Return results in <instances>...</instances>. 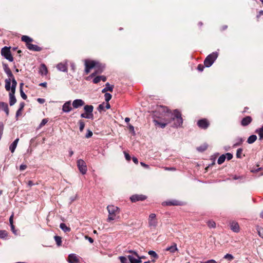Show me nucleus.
<instances>
[{
  "instance_id": "obj_34",
  "label": "nucleus",
  "mask_w": 263,
  "mask_h": 263,
  "mask_svg": "<svg viewBox=\"0 0 263 263\" xmlns=\"http://www.w3.org/2000/svg\"><path fill=\"white\" fill-rule=\"evenodd\" d=\"M226 159V157L225 155H221L218 159V160H217L218 164H221L222 163H223L224 162Z\"/></svg>"
},
{
  "instance_id": "obj_4",
  "label": "nucleus",
  "mask_w": 263,
  "mask_h": 263,
  "mask_svg": "<svg viewBox=\"0 0 263 263\" xmlns=\"http://www.w3.org/2000/svg\"><path fill=\"white\" fill-rule=\"evenodd\" d=\"M218 53L217 51L213 52L208 55L204 61V65L206 67H211L217 59Z\"/></svg>"
},
{
  "instance_id": "obj_12",
  "label": "nucleus",
  "mask_w": 263,
  "mask_h": 263,
  "mask_svg": "<svg viewBox=\"0 0 263 263\" xmlns=\"http://www.w3.org/2000/svg\"><path fill=\"white\" fill-rule=\"evenodd\" d=\"M80 257L76 254H70L68 257V261L69 263H79Z\"/></svg>"
},
{
  "instance_id": "obj_10",
  "label": "nucleus",
  "mask_w": 263,
  "mask_h": 263,
  "mask_svg": "<svg viewBox=\"0 0 263 263\" xmlns=\"http://www.w3.org/2000/svg\"><path fill=\"white\" fill-rule=\"evenodd\" d=\"M158 220L156 218V215L154 213H152L149 215L148 218V227L151 229H155L158 225Z\"/></svg>"
},
{
  "instance_id": "obj_19",
  "label": "nucleus",
  "mask_w": 263,
  "mask_h": 263,
  "mask_svg": "<svg viewBox=\"0 0 263 263\" xmlns=\"http://www.w3.org/2000/svg\"><path fill=\"white\" fill-rule=\"evenodd\" d=\"M252 121V119L250 116H247L243 118L241 121V125L242 126H248Z\"/></svg>"
},
{
  "instance_id": "obj_55",
  "label": "nucleus",
  "mask_w": 263,
  "mask_h": 263,
  "mask_svg": "<svg viewBox=\"0 0 263 263\" xmlns=\"http://www.w3.org/2000/svg\"><path fill=\"white\" fill-rule=\"evenodd\" d=\"M200 263H217L215 260L214 259H210L206 261H201Z\"/></svg>"
},
{
  "instance_id": "obj_22",
  "label": "nucleus",
  "mask_w": 263,
  "mask_h": 263,
  "mask_svg": "<svg viewBox=\"0 0 263 263\" xmlns=\"http://www.w3.org/2000/svg\"><path fill=\"white\" fill-rule=\"evenodd\" d=\"M27 48L32 51H40L42 48L36 45L31 44V43L27 46Z\"/></svg>"
},
{
  "instance_id": "obj_17",
  "label": "nucleus",
  "mask_w": 263,
  "mask_h": 263,
  "mask_svg": "<svg viewBox=\"0 0 263 263\" xmlns=\"http://www.w3.org/2000/svg\"><path fill=\"white\" fill-rule=\"evenodd\" d=\"M99 63L95 61H90L88 60H85V67H88L89 68H96Z\"/></svg>"
},
{
  "instance_id": "obj_43",
  "label": "nucleus",
  "mask_w": 263,
  "mask_h": 263,
  "mask_svg": "<svg viewBox=\"0 0 263 263\" xmlns=\"http://www.w3.org/2000/svg\"><path fill=\"white\" fill-rule=\"evenodd\" d=\"M105 103H103L100 104L98 107V110L99 111L101 112L102 111H105Z\"/></svg>"
},
{
  "instance_id": "obj_30",
  "label": "nucleus",
  "mask_w": 263,
  "mask_h": 263,
  "mask_svg": "<svg viewBox=\"0 0 263 263\" xmlns=\"http://www.w3.org/2000/svg\"><path fill=\"white\" fill-rule=\"evenodd\" d=\"M112 90H113V86L110 85L108 83H107L105 85V87L102 89V92L103 93H104L107 91H109L111 92V91H112Z\"/></svg>"
},
{
  "instance_id": "obj_2",
  "label": "nucleus",
  "mask_w": 263,
  "mask_h": 263,
  "mask_svg": "<svg viewBox=\"0 0 263 263\" xmlns=\"http://www.w3.org/2000/svg\"><path fill=\"white\" fill-rule=\"evenodd\" d=\"M107 210L108 213V216L107 218V221L116 220L120 218V209L114 205H109L107 206Z\"/></svg>"
},
{
  "instance_id": "obj_47",
  "label": "nucleus",
  "mask_w": 263,
  "mask_h": 263,
  "mask_svg": "<svg viewBox=\"0 0 263 263\" xmlns=\"http://www.w3.org/2000/svg\"><path fill=\"white\" fill-rule=\"evenodd\" d=\"M48 119H46V118L43 119L39 125V128H41L42 127L44 126L48 122Z\"/></svg>"
},
{
  "instance_id": "obj_52",
  "label": "nucleus",
  "mask_w": 263,
  "mask_h": 263,
  "mask_svg": "<svg viewBox=\"0 0 263 263\" xmlns=\"http://www.w3.org/2000/svg\"><path fill=\"white\" fill-rule=\"evenodd\" d=\"M128 128L133 133V135H135V130H134V127L132 125L129 124L128 125Z\"/></svg>"
},
{
  "instance_id": "obj_3",
  "label": "nucleus",
  "mask_w": 263,
  "mask_h": 263,
  "mask_svg": "<svg viewBox=\"0 0 263 263\" xmlns=\"http://www.w3.org/2000/svg\"><path fill=\"white\" fill-rule=\"evenodd\" d=\"M121 263H141V257L139 256H136L135 255H128L126 257L120 256L119 257Z\"/></svg>"
},
{
  "instance_id": "obj_32",
  "label": "nucleus",
  "mask_w": 263,
  "mask_h": 263,
  "mask_svg": "<svg viewBox=\"0 0 263 263\" xmlns=\"http://www.w3.org/2000/svg\"><path fill=\"white\" fill-rule=\"evenodd\" d=\"M257 139V136L255 135H252L249 137L247 139V142L249 144L253 143Z\"/></svg>"
},
{
  "instance_id": "obj_33",
  "label": "nucleus",
  "mask_w": 263,
  "mask_h": 263,
  "mask_svg": "<svg viewBox=\"0 0 263 263\" xmlns=\"http://www.w3.org/2000/svg\"><path fill=\"white\" fill-rule=\"evenodd\" d=\"M255 132L258 134L260 139H263V125L261 127L257 129Z\"/></svg>"
},
{
  "instance_id": "obj_26",
  "label": "nucleus",
  "mask_w": 263,
  "mask_h": 263,
  "mask_svg": "<svg viewBox=\"0 0 263 263\" xmlns=\"http://www.w3.org/2000/svg\"><path fill=\"white\" fill-rule=\"evenodd\" d=\"M165 250L166 251H170L173 253L178 250L177 245L175 243H174L172 246L167 247Z\"/></svg>"
},
{
  "instance_id": "obj_61",
  "label": "nucleus",
  "mask_w": 263,
  "mask_h": 263,
  "mask_svg": "<svg viewBox=\"0 0 263 263\" xmlns=\"http://www.w3.org/2000/svg\"><path fill=\"white\" fill-rule=\"evenodd\" d=\"M85 238L86 239H87L90 243H92L93 242V239L92 238L90 237L86 236H85Z\"/></svg>"
},
{
  "instance_id": "obj_18",
  "label": "nucleus",
  "mask_w": 263,
  "mask_h": 263,
  "mask_svg": "<svg viewBox=\"0 0 263 263\" xmlns=\"http://www.w3.org/2000/svg\"><path fill=\"white\" fill-rule=\"evenodd\" d=\"M230 227L231 230L236 233L238 232L240 230L238 223L234 221L230 222Z\"/></svg>"
},
{
  "instance_id": "obj_1",
  "label": "nucleus",
  "mask_w": 263,
  "mask_h": 263,
  "mask_svg": "<svg viewBox=\"0 0 263 263\" xmlns=\"http://www.w3.org/2000/svg\"><path fill=\"white\" fill-rule=\"evenodd\" d=\"M158 110L164 112L166 116L171 117L172 120L174 121L173 127H178L182 126L183 119L181 114L178 110L175 109L174 110V112L172 113L168 111L166 107L160 106L158 108Z\"/></svg>"
},
{
  "instance_id": "obj_13",
  "label": "nucleus",
  "mask_w": 263,
  "mask_h": 263,
  "mask_svg": "<svg viewBox=\"0 0 263 263\" xmlns=\"http://www.w3.org/2000/svg\"><path fill=\"white\" fill-rule=\"evenodd\" d=\"M130 199L132 202H137L138 201L144 200L145 199H146V196L145 195H143L135 194V195H132L130 197Z\"/></svg>"
},
{
  "instance_id": "obj_35",
  "label": "nucleus",
  "mask_w": 263,
  "mask_h": 263,
  "mask_svg": "<svg viewBox=\"0 0 263 263\" xmlns=\"http://www.w3.org/2000/svg\"><path fill=\"white\" fill-rule=\"evenodd\" d=\"M208 145L206 144H203V145L197 147V150L199 152H203L206 149Z\"/></svg>"
},
{
  "instance_id": "obj_60",
  "label": "nucleus",
  "mask_w": 263,
  "mask_h": 263,
  "mask_svg": "<svg viewBox=\"0 0 263 263\" xmlns=\"http://www.w3.org/2000/svg\"><path fill=\"white\" fill-rule=\"evenodd\" d=\"M3 110L5 112L6 115L8 116L9 115V108H8V105L4 109H3Z\"/></svg>"
},
{
  "instance_id": "obj_58",
  "label": "nucleus",
  "mask_w": 263,
  "mask_h": 263,
  "mask_svg": "<svg viewBox=\"0 0 263 263\" xmlns=\"http://www.w3.org/2000/svg\"><path fill=\"white\" fill-rule=\"evenodd\" d=\"M37 101L40 104H43L45 102V100L43 98H38Z\"/></svg>"
},
{
  "instance_id": "obj_41",
  "label": "nucleus",
  "mask_w": 263,
  "mask_h": 263,
  "mask_svg": "<svg viewBox=\"0 0 263 263\" xmlns=\"http://www.w3.org/2000/svg\"><path fill=\"white\" fill-rule=\"evenodd\" d=\"M148 254L155 258H158V255L154 251L150 250L148 251Z\"/></svg>"
},
{
  "instance_id": "obj_5",
  "label": "nucleus",
  "mask_w": 263,
  "mask_h": 263,
  "mask_svg": "<svg viewBox=\"0 0 263 263\" xmlns=\"http://www.w3.org/2000/svg\"><path fill=\"white\" fill-rule=\"evenodd\" d=\"M84 113L81 114V117L85 119H92L93 106L91 105H86L84 107Z\"/></svg>"
},
{
  "instance_id": "obj_31",
  "label": "nucleus",
  "mask_w": 263,
  "mask_h": 263,
  "mask_svg": "<svg viewBox=\"0 0 263 263\" xmlns=\"http://www.w3.org/2000/svg\"><path fill=\"white\" fill-rule=\"evenodd\" d=\"M60 228L64 232H69L70 231L71 229L69 227H67L65 223H61L60 224Z\"/></svg>"
},
{
  "instance_id": "obj_53",
  "label": "nucleus",
  "mask_w": 263,
  "mask_h": 263,
  "mask_svg": "<svg viewBox=\"0 0 263 263\" xmlns=\"http://www.w3.org/2000/svg\"><path fill=\"white\" fill-rule=\"evenodd\" d=\"M127 252L130 253L131 254L130 255H135V256H137V257L138 256V254L137 252L135 251L130 250H128L127 251Z\"/></svg>"
},
{
  "instance_id": "obj_7",
  "label": "nucleus",
  "mask_w": 263,
  "mask_h": 263,
  "mask_svg": "<svg viewBox=\"0 0 263 263\" xmlns=\"http://www.w3.org/2000/svg\"><path fill=\"white\" fill-rule=\"evenodd\" d=\"M1 53L3 57L9 61L12 62L13 61V58L10 51V47H4L1 49Z\"/></svg>"
},
{
  "instance_id": "obj_48",
  "label": "nucleus",
  "mask_w": 263,
  "mask_h": 263,
  "mask_svg": "<svg viewBox=\"0 0 263 263\" xmlns=\"http://www.w3.org/2000/svg\"><path fill=\"white\" fill-rule=\"evenodd\" d=\"M20 88V94H21V97L24 99V100H26L27 97L26 96V95L25 93V92L23 91V89L22 88Z\"/></svg>"
},
{
  "instance_id": "obj_39",
  "label": "nucleus",
  "mask_w": 263,
  "mask_h": 263,
  "mask_svg": "<svg viewBox=\"0 0 263 263\" xmlns=\"http://www.w3.org/2000/svg\"><path fill=\"white\" fill-rule=\"evenodd\" d=\"M79 126H80V127H79L80 130V132H82L85 127L84 122L83 120H80L79 121Z\"/></svg>"
},
{
  "instance_id": "obj_54",
  "label": "nucleus",
  "mask_w": 263,
  "mask_h": 263,
  "mask_svg": "<svg viewBox=\"0 0 263 263\" xmlns=\"http://www.w3.org/2000/svg\"><path fill=\"white\" fill-rule=\"evenodd\" d=\"M204 66L201 64H199L197 66V69L199 71H202L204 69Z\"/></svg>"
},
{
  "instance_id": "obj_9",
  "label": "nucleus",
  "mask_w": 263,
  "mask_h": 263,
  "mask_svg": "<svg viewBox=\"0 0 263 263\" xmlns=\"http://www.w3.org/2000/svg\"><path fill=\"white\" fill-rule=\"evenodd\" d=\"M8 78L6 79L5 82V89L7 91H10L11 86V82H12V85H13V82H16L12 72H10L7 74Z\"/></svg>"
},
{
  "instance_id": "obj_59",
  "label": "nucleus",
  "mask_w": 263,
  "mask_h": 263,
  "mask_svg": "<svg viewBox=\"0 0 263 263\" xmlns=\"http://www.w3.org/2000/svg\"><path fill=\"white\" fill-rule=\"evenodd\" d=\"M10 227H11V231H12V232L14 234H16V231L15 230V228H14V226L13 225V224H12L11 225H10Z\"/></svg>"
},
{
  "instance_id": "obj_45",
  "label": "nucleus",
  "mask_w": 263,
  "mask_h": 263,
  "mask_svg": "<svg viewBox=\"0 0 263 263\" xmlns=\"http://www.w3.org/2000/svg\"><path fill=\"white\" fill-rule=\"evenodd\" d=\"M207 223L208 227L210 228H215L216 227V223L213 221H209Z\"/></svg>"
},
{
  "instance_id": "obj_44",
  "label": "nucleus",
  "mask_w": 263,
  "mask_h": 263,
  "mask_svg": "<svg viewBox=\"0 0 263 263\" xmlns=\"http://www.w3.org/2000/svg\"><path fill=\"white\" fill-rule=\"evenodd\" d=\"M257 230L259 236L263 238V228L257 227Z\"/></svg>"
},
{
  "instance_id": "obj_49",
  "label": "nucleus",
  "mask_w": 263,
  "mask_h": 263,
  "mask_svg": "<svg viewBox=\"0 0 263 263\" xmlns=\"http://www.w3.org/2000/svg\"><path fill=\"white\" fill-rule=\"evenodd\" d=\"M8 106L6 103L0 102V109H4V108Z\"/></svg>"
},
{
  "instance_id": "obj_50",
  "label": "nucleus",
  "mask_w": 263,
  "mask_h": 263,
  "mask_svg": "<svg viewBox=\"0 0 263 263\" xmlns=\"http://www.w3.org/2000/svg\"><path fill=\"white\" fill-rule=\"evenodd\" d=\"M225 156L228 160H230L233 158V155L229 153H227Z\"/></svg>"
},
{
  "instance_id": "obj_51",
  "label": "nucleus",
  "mask_w": 263,
  "mask_h": 263,
  "mask_svg": "<svg viewBox=\"0 0 263 263\" xmlns=\"http://www.w3.org/2000/svg\"><path fill=\"white\" fill-rule=\"evenodd\" d=\"M92 136V132L90 130H87V133H86L85 137L87 138H89Z\"/></svg>"
},
{
  "instance_id": "obj_15",
  "label": "nucleus",
  "mask_w": 263,
  "mask_h": 263,
  "mask_svg": "<svg viewBox=\"0 0 263 263\" xmlns=\"http://www.w3.org/2000/svg\"><path fill=\"white\" fill-rule=\"evenodd\" d=\"M71 101H66L62 106V111L64 112L68 113L72 109Z\"/></svg>"
},
{
  "instance_id": "obj_36",
  "label": "nucleus",
  "mask_w": 263,
  "mask_h": 263,
  "mask_svg": "<svg viewBox=\"0 0 263 263\" xmlns=\"http://www.w3.org/2000/svg\"><path fill=\"white\" fill-rule=\"evenodd\" d=\"M7 232L5 230H0V238L4 239L7 236Z\"/></svg>"
},
{
  "instance_id": "obj_29",
  "label": "nucleus",
  "mask_w": 263,
  "mask_h": 263,
  "mask_svg": "<svg viewBox=\"0 0 263 263\" xmlns=\"http://www.w3.org/2000/svg\"><path fill=\"white\" fill-rule=\"evenodd\" d=\"M154 122L155 125H159L161 128H164L166 126V125L167 124H168L170 122V121H168L166 122H159L158 121H157L156 120H154Z\"/></svg>"
},
{
  "instance_id": "obj_37",
  "label": "nucleus",
  "mask_w": 263,
  "mask_h": 263,
  "mask_svg": "<svg viewBox=\"0 0 263 263\" xmlns=\"http://www.w3.org/2000/svg\"><path fill=\"white\" fill-rule=\"evenodd\" d=\"M3 66L4 70L6 74L11 71L10 69L8 67V66L7 64H3Z\"/></svg>"
},
{
  "instance_id": "obj_20",
  "label": "nucleus",
  "mask_w": 263,
  "mask_h": 263,
  "mask_svg": "<svg viewBox=\"0 0 263 263\" xmlns=\"http://www.w3.org/2000/svg\"><path fill=\"white\" fill-rule=\"evenodd\" d=\"M163 205H181V202L176 200H172L165 201L163 203Z\"/></svg>"
},
{
  "instance_id": "obj_57",
  "label": "nucleus",
  "mask_w": 263,
  "mask_h": 263,
  "mask_svg": "<svg viewBox=\"0 0 263 263\" xmlns=\"http://www.w3.org/2000/svg\"><path fill=\"white\" fill-rule=\"evenodd\" d=\"M27 168V165L25 164H21L20 166V170L23 171Z\"/></svg>"
},
{
  "instance_id": "obj_46",
  "label": "nucleus",
  "mask_w": 263,
  "mask_h": 263,
  "mask_svg": "<svg viewBox=\"0 0 263 263\" xmlns=\"http://www.w3.org/2000/svg\"><path fill=\"white\" fill-rule=\"evenodd\" d=\"M223 258L228 259L230 261H231L234 259V256L232 254H227L224 256Z\"/></svg>"
},
{
  "instance_id": "obj_40",
  "label": "nucleus",
  "mask_w": 263,
  "mask_h": 263,
  "mask_svg": "<svg viewBox=\"0 0 263 263\" xmlns=\"http://www.w3.org/2000/svg\"><path fill=\"white\" fill-rule=\"evenodd\" d=\"M104 97L106 102H108L111 99L112 96L110 93L106 92L104 95Z\"/></svg>"
},
{
  "instance_id": "obj_24",
  "label": "nucleus",
  "mask_w": 263,
  "mask_h": 263,
  "mask_svg": "<svg viewBox=\"0 0 263 263\" xmlns=\"http://www.w3.org/2000/svg\"><path fill=\"white\" fill-rule=\"evenodd\" d=\"M19 141L18 138H16L13 142L9 146V149L11 151V153H13L17 146L18 142Z\"/></svg>"
},
{
  "instance_id": "obj_64",
  "label": "nucleus",
  "mask_w": 263,
  "mask_h": 263,
  "mask_svg": "<svg viewBox=\"0 0 263 263\" xmlns=\"http://www.w3.org/2000/svg\"><path fill=\"white\" fill-rule=\"evenodd\" d=\"M24 106H25V103L24 102L21 103L20 104L19 109H21V110H22L23 108L24 107Z\"/></svg>"
},
{
  "instance_id": "obj_16",
  "label": "nucleus",
  "mask_w": 263,
  "mask_h": 263,
  "mask_svg": "<svg viewBox=\"0 0 263 263\" xmlns=\"http://www.w3.org/2000/svg\"><path fill=\"white\" fill-rule=\"evenodd\" d=\"M197 125L201 128L206 129L209 127V123L206 119H203L197 122Z\"/></svg>"
},
{
  "instance_id": "obj_56",
  "label": "nucleus",
  "mask_w": 263,
  "mask_h": 263,
  "mask_svg": "<svg viewBox=\"0 0 263 263\" xmlns=\"http://www.w3.org/2000/svg\"><path fill=\"white\" fill-rule=\"evenodd\" d=\"M124 155H125V159L127 160V161H130V156L127 153H126L125 152H124Z\"/></svg>"
},
{
  "instance_id": "obj_23",
  "label": "nucleus",
  "mask_w": 263,
  "mask_h": 263,
  "mask_svg": "<svg viewBox=\"0 0 263 263\" xmlns=\"http://www.w3.org/2000/svg\"><path fill=\"white\" fill-rule=\"evenodd\" d=\"M244 141V139L241 137H238L236 138L234 142L233 145V147H236L237 146L241 145L243 142Z\"/></svg>"
},
{
  "instance_id": "obj_62",
  "label": "nucleus",
  "mask_w": 263,
  "mask_h": 263,
  "mask_svg": "<svg viewBox=\"0 0 263 263\" xmlns=\"http://www.w3.org/2000/svg\"><path fill=\"white\" fill-rule=\"evenodd\" d=\"M22 110L18 109L16 112V118H17L19 116L21 115Z\"/></svg>"
},
{
  "instance_id": "obj_21",
  "label": "nucleus",
  "mask_w": 263,
  "mask_h": 263,
  "mask_svg": "<svg viewBox=\"0 0 263 263\" xmlns=\"http://www.w3.org/2000/svg\"><path fill=\"white\" fill-rule=\"evenodd\" d=\"M57 69L62 72L67 71V66L66 63H60L57 65Z\"/></svg>"
},
{
  "instance_id": "obj_42",
  "label": "nucleus",
  "mask_w": 263,
  "mask_h": 263,
  "mask_svg": "<svg viewBox=\"0 0 263 263\" xmlns=\"http://www.w3.org/2000/svg\"><path fill=\"white\" fill-rule=\"evenodd\" d=\"M242 151H243L242 149L241 148H239L237 150V152H236V157L237 158H241Z\"/></svg>"
},
{
  "instance_id": "obj_6",
  "label": "nucleus",
  "mask_w": 263,
  "mask_h": 263,
  "mask_svg": "<svg viewBox=\"0 0 263 263\" xmlns=\"http://www.w3.org/2000/svg\"><path fill=\"white\" fill-rule=\"evenodd\" d=\"M17 85V82H13V85L10 88V92L9 93V104L10 106L13 105L16 102V99L15 97V89Z\"/></svg>"
},
{
  "instance_id": "obj_28",
  "label": "nucleus",
  "mask_w": 263,
  "mask_h": 263,
  "mask_svg": "<svg viewBox=\"0 0 263 263\" xmlns=\"http://www.w3.org/2000/svg\"><path fill=\"white\" fill-rule=\"evenodd\" d=\"M21 40L22 41L26 43V46H27L28 44H29L33 41L31 37L27 35H23L21 37Z\"/></svg>"
},
{
  "instance_id": "obj_8",
  "label": "nucleus",
  "mask_w": 263,
  "mask_h": 263,
  "mask_svg": "<svg viewBox=\"0 0 263 263\" xmlns=\"http://www.w3.org/2000/svg\"><path fill=\"white\" fill-rule=\"evenodd\" d=\"M8 78L6 79L5 82V89L7 91H10L11 86V82H12V85H13V82H16L12 72H10L7 74Z\"/></svg>"
},
{
  "instance_id": "obj_63",
  "label": "nucleus",
  "mask_w": 263,
  "mask_h": 263,
  "mask_svg": "<svg viewBox=\"0 0 263 263\" xmlns=\"http://www.w3.org/2000/svg\"><path fill=\"white\" fill-rule=\"evenodd\" d=\"M140 164H141L142 166L144 167H145V168H149V166H148V165H147V164H146L144 163V162H140Z\"/></svg>"
},
{
  "instance_id": "obj_27",
  "label": "nucleus",
  "mask_w": 263,
  "mask_h": 263,
  "mask_svg": "<svg viewBox=\"0 0 263 263\" xmlns=\"http://www.w3.org/2000/svg\"><path fill=\"white\" fill-rule=\"evenodd\" d=\"M101 80L103 81V82H105L106 81V78L103 76H97L93 79V82L95 84H97L99 82H100Z\"/></svg>"
},
{
  "instance_id": "obj_11",
  "label": "nucleus",
  "mask_w": 263,
  "mask_h": 263,
  "mask_svg": "<svg viewBox=\"0 0 263 263\" xmlns=\"http://www.w3.org/2000/svg\"><path fill=\"white\" fill-rule=\"evenodd\" d=\"M77 166L80 171V172L83 174L84 175L86 173L87 168L86 163L82 159H79L77 161Z\"/></svg>"
},
{
  "instance_id": "obj_25",
  "label": "nucleus",
  "mask_w": 263,
  "mask_h": 263,
  "mask_svg": "<svg viewBox=\"0 0 263 263\" xmlns=\"http://www.w3.org/2000/svg\"><path fill=\"white\" fill-rule=\"evenodd\" d=\"M48 70L46 65L44 64H42L40 66L39 72L43 76L46 75L47 73Z\"/></svg>"
},
{
  "instance_id": "obj_14",
  "label": "nucleus",
  "mask_w": 263,
  "mask_h": 263,
  "mask_svg": "<svg viewBox=\"0 0 263 263\" xmlns=\"http://www.w3.org/2000/svg\"><path fill=\"white\" fill-rule=\"evenodd\" d=\"M84 101L80 99L74 100L72 103V105L73 108L77 109L84 105Z\"/></svg>"
},
{
  "instance_id": "obj_38",
  "label": "nucleus",
  "mask_w": 263,
  "mask_h": 263,
  "mask_svg": "<svg viewBox=\"0 0 263 263\" xmlns=\"http://www.w3.org/2000/svg\"><path fill=\"white\" fill-rule=\"evenodd\" d=\"M54 240L57 243V244L59 246L61 245L62 243V240L61 237L59 236H54Z\"/></svg>"
}]
</instances>
